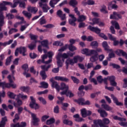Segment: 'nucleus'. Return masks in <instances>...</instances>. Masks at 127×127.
Returning a JSON list of instances; mask_svg holds the SVG:
<instances>
[{"label": "nucleus", "instance_id": "1", "mask_svg": "<svg viewBox=\"0 0 127 127\" xmlns=\"http://www.w3.org/2000/svg\"><path fill=\"white\" fill-rule=\"evenodd\" d=\"M74 11L76 14L78 15V18L77 19L74 14H70L69 15V17L71 18L68 19V23L71 26H75L76 25V21H78V22H82L83 21H85L86 19H87V17L84 15H80V11L78 10V7H76L74 9Z\"/></svg>", "mask_w": 127, "mask_h": 127}, {"label": "nucleus", "instance_id": "2", "mask_svg": "<svg viewBox=\"0 0 127 127\" xmlns=\"http://www.w3.org/2000/svg\"><path fill=\"white\" fill-rule=\"evenodd\" d=\"M102 52V49L98 48L96 50H94L93 51H91L90 52V54H89V56H91L90 58V61L92 63H95L96 61H98V56H99V53H101Z\"/></svg>", "mask_w": 127, "mask_h": 127}, {"label": "nucleus", "instance_id": "3", "mask_svg": "<svg viewBox=\"0 0 127 127\" xmlns=\"http://www.w3.org/2000/svg\"><path fill=\"white\" fill-rule=\"evenodd\" d=\"M87 29H89L92 32H95V33H96V34H98L99 36L101 37V38H103L104 40H108V37H107L105 34L101 33V29H100L97 27H93L91 25H89L88 26Z\"/></svg>", "mask_w": 127, "mask_h": 127}, {"label": "nucleus", "instance_id": "4", "mask_svg": "<svg viewBox=\"0 0 127 127\" xmlns=\"http://www.w3.org/2000/svg\"><path fill=\"white\" fill-rule=\"evenodd\" d=\"M101 122L102 124L103 125H108L110 123V119L108 118H103L102 120L98 119V120H93V125H91V127H99V126L100 125V124L99 122Z\"/></svg>", "mask_w": 127, "mask_h": 127}, {"label": "nucleus", "instance_id": "5", "mask_svg": "<svg viewBox=\"0 0 127 127\" xmlns=\"http://www.w3.org/2000/svg\"><path fill=\"white\" fill-rule=\"evenodd\" d=\"M61 90V91H63L61 92V95L63 96V95H65V94L68 92L69 90V86L66 85V83L62 82L61 83V86L60 85L59 86V92Z\"/></svg>", "mask_w": 127, "mask_h": 127}, {"label": "nucleus", "instance_id": "6", "mask_svg": "<svg viewBox=\"0 0 127 127\" xmlns=\"http://www.w3.org/2000/svg\"><path fill=\"white\" fill-rule=\"evenodd\" d=\"M30 99L31 102L29 104V107L31 109H35V110H38L39 109V105L38 104L36 103V100L33 96H30Z\"/></svg>", "mask_w": 127, "mask_h": 127}, {"label": "nucleus", "instance_id": "7", "mask_svg": "<svg viewBox=\"0 0 127 127\" xmlns=\"http://www.w3.org/2000/svg\"><path fill=\"white\" fill-rule=\"evenodd\" d=\"M108 36L111 41H113V45L114 46H118L120 44V41L119 40H117V38L113 36V35L109 33L108 34Z\"/></svg>", "mask_w": 127, "mask_h": 127}, {"label": "nucleus", "instance_id": "8", "mask_svg": "<svg viewBox=\"0 0 127 127\" xmlns=\"http://www.w3.org/2000/svg\"><path fill=\"white\" fill-rule=\"evenodd\" d=\"M31 117L32 118V124L34 126H38L39 124V122H40V120L39 118L36 117V115L33 113L31 114Z\"/></svg>", "mask_w": 127, "mask_h": 127}, {"label": "nucleus", "instance_id": "9", "mask_svg": "<svg viewBox=\"0 0 127 127\" xmlns=\"http://www.w3.org/2000/svg\"><path fill=\"white\" fill-rule=\"evenodd\" d=\"M39 5L40 7L42 8L43 12H48V10L50 9V7L47 5L46 3L39 2Z\"/></svg>", "mask_w": 127, "mask_h": 127}, {"label": "nucleus", "instance_id": "10", "mask_svg": "<svg viewBox=\"0 0 127 127\" xmlns=\"http://www.w3.org/2000/svg\"><path fill=\"white\" fill-rule=\"evenodd\" d=\"M115 53L118 56H123V57H125L126 59L127 60V53L124 51L123 50L118 49L115 51Z\"/></svg>", "mask_w": 127, "mask_h": 127}, {"label": "nucleus", "instance_id": "11", "mask_svg": "<svg viewBox=\"0 0 127 127\" xmlns=\"http://www.w3.org/2000/svg\"><path fill=\"white\" fill-rule=\"evenodd\" d=\"M50 82L52 83V87L53 88H55L57 91H58V92H59L60 85L58 84V82H57V81H55L53 78H51L50 79Z\"/></svg>", "mask_w": 127, "mask_h": 127}, {"label": "nucleus", "instance_id": "12", "mask_svg": "<svg viewBox=\"0 0 127 127\" xmlns=\"http://www.w3.org/2000/svg\"><path fill=\"white\" fill-rule=\"evenodd\" d=\"M15 100L16 102H14L13 103V105L14 107H15V108H18L20 107V106H22V100H20L19 97H18V96H17V97L15 99Z\"/></svg>", "mask_w": 127, "mask_h": 127}, {"label": "nucleus", "instance_id": "13", "mask_svg": "<svg viewBox=\"0 0 127 127\" xmlns=\"http://www.w3.org/2000/svg\"><path fill=\"white\" fill-rule=\"evenodd\" d=\"M102 46L104 48L105 51H107L108 52H112L113 49H110V46L108 45V42L107 41H104L102 43Z\"/></svg>", "mask_w": 127, "mask_h": 127}, {"label": "nucleus", "instance_id": "14", "mask_svg": "<svg viewBox=\"0 0 127 127\" xmlns=\"http://www.w3.org/2000/svg\"><path fill=\"white\" fill-rule=\"evenodd\" d=\"M14 3L12 4V3L10 2H4L5 4H8V5H10L11 7L12 8H14L17 6V4H18V3L19 2V0H14Z\"/></svg>", "mask_w": 127, "mask_h": 127}, {"label": "nucleus", "instance_id": "15", "mask_svg": "<svg viewBox=\"0 0 127 127\" xmlns=\"http://www.w3.org/2000/svg\"><path fill=\"white\" fill-rule=\"evenodd\" d=\"M111 97L113 99L114 104H116V106H124V103L119 102V100L117 97L114 96L113 94H111Z\"/></svg>", "mask_w": 127, "mask_h": 127}, {"label": "nucleus", "instance_id": "16", "mask_svg": "<svg viewBox=\"0 0 127 127\" xmlns=\"http://www.w3.org/2000/svg\"><path fill=\"white\" fill-rule=\"evenodd\" d=\"M55 79L57 81H61L62 82H69V78H67V77L64 76H56L55 77Z\"/></svg>", "mask_w": 127, "mask_h": 127}, {"label": "nucleus", "instance_id": "17", "mask_svg": "<svg viewBox=\"0 0 127 127\" xmlns=\"http://www.w3.org/2000/svg\"><path fill=\"white\" fill-rule=\"evenodd\" d=\"M4 2H7V1H3L2 3H0V13L1 11L7 10V8L5 5H8V4H5Z\"/></svg>", "mask_w": 127, "mask_h": 127}, {"label": "nucleus", "instance_id": "18", "mask_svg": "<svg viewBox=\"0 0 127 127\" xmlns=\"http://www.w3.org/2000/svg\"><path fill=\"white\" fill-rule=\"evenodd\" d=\"M97 112L99 113V114H100V117H101V118H105L108 117V113H107V112L104 110L98 109Z\"/></svg>", "mask_w": 127, "mask_h": 127}, {"label": "nucleus", "instance_id": "19", "mask_svg": "<svg viewBox=\"0 0 127 127\" xmlns=\"http://www.w3.org/2000/svg\"><path fill=\"white\" fill-rule=\"evenodd\" d=\"M73 118L75 119V121L77 123H82V122H84L85 121V119H83V118L80 117V115L78 114L73 115Z\"/></svg>", "mask_w": 127, "mask_h": 127}, {"label": "nucleus", "instance_id": "20", "mask_svg": "<svg viewBox=\"0 0 127 127\" xmlns=\"http://www.w3.org/2000/svg\"><path fill=\"white\" fill-rule=\"evenodd\" d=\"M74 64H76V63H75V61L74 60V58H73V59L70 58L66 59L65 61V65L67 66H69V65L73 66Z\"/></svg>", "mask_w": 127, "mask_h": 127}, {"label": "nucleus", "instance_id": "21", "mask_svg": "<svg viewBox=\"0 0 127 127\" xmlns=\"http://www.w3.org/2000/svg\"><path fill=\"white\" fill-rule=\"evenodd\" d=\"M73 60L74 61V63L76 64L78 63V61H79V62H82L84 60V58L80 56H75L73 57Z\"/></svg>", "mask_w": 127, "mask_h": 127}, {"label": "nucleus", "instance_id": "22", "mask_svg": "<svg viewBox=\"0 0 127 127\" xmlns=\"http://www.w3.org/2000/svg\"><path fill=\"white\" fill-rule=\"evenodd\" d=\"M19 49V52L20 54H22L23 56H26L25 53L26 52V48L25 47H20L18 48Z\"/></svg>", "mask_w": 127, "mask_h": 127}, {"label": "nucleus", "instance_id": "23", "mask_svg": "<svg viewBox=\"0 0 127 127\" xmlns=\"http://www.w3.org/2000/svg\"><path fill=\"white\" fill-rule=\"evenodd\" d=\"M94 50H89V49H83L81 50V53L82 54H85L86 56H90V54L91 53V51H93Z\"/></svg>", "mask_w": 127, "mask_h": 127}, {"label": "nucleus", "instance_id": "24", "mask_svg": "<svg viewBox=\"0 0 127 127\" xmlns=\"http://www.w3.org/2000/svg\"><path fill=\"white\" fill-rule=\"evenodd\" d=\"M56 59H57V64L58 65V67L59 68H62V67H63V62L61 60V58H60L59 57H58L57 56Z\"/></svg>", "mask_w": 127, "mask_h": 127}, {"label": "nucleus", "instance_id": "25", "mask_svg": "<svg viewBox=\"0 0 127 127\" xmlns=\"http://www.w3.org/2000/svg\"><path fill=\"white\" fill-rule=\"evenodd\" d=\"M111 117H112V118H113V119L115 121H119V122H126L127 121V119L126 118L120 117L118 116L112 115Z\"/></svg>", "mask_w": 127, "mask_h": 127}, {"label": "nucleus", "instance_id": "26", "mask_svg": "<svg viewBox=\"0 0 127 127\" xmlns=\"http://www.w3.org/2000/svg\"><path fill=\"white\" fill-rule=\"evenodd\" d=\"M13 40H10L8 42H5L4 43L0 42V49L1 46H3V47H5L7 45H10L12 43Z\"/></svg>", "mask_w": 127, "mask_h": 127}, {"label": "nucleus", "instance_id": "27", "mask_svg": "<svg viewBox=\"0 0 127 127\" xmlns=\"http://www.w3.org/2000/svg\"><path fill=\"white\" fill-rule=\"evenodd\" d=\"M12 88V89H16V84H13L12 83H6L5 82V85L4 86V89L5 88H7V89H9L10 88Z\"/></svg>", "mask_w": 127, "mask_h": 127}, {"label": "nucleus", "instance_id": "28", "mask_svg": "<svg viewBox=\"0 0 127 127\" xmlns=\"http://www.w3.org/2000/svg\"><path fill=\"white\" fill-rule=\"evenodd\" d=\"M101 107L105 110V111H113V108L112 107L109 106V105L107 104H103L101 105Z\"/></svg>", "mask_w": 127, "mask_h": 127}, {"label": "nucleus", "instance_id": "29", "mask_svg": "<svg viewBox=\"0 0 127 127\" xmlns=\"http://www.w3.org/2000/svg\"><path fill=\"white\" fill-rule=\"evenodd\" d=\"M20 90L25 93H29V91H30V87L29 86H21L20 87Z\"/></svg>", "mask_w": 127, "mask_h": 127}, {"label": "nucleus", "instance_id": "30", "mask_svg": "<svg viewBox=\"0 0 127 127\" xmlns=\"http://www.w3.org/2000/svg\"><path fill=\"white\" fill-rule=\"evenodd\" d=\"M73 102L77 103L78 105H81V106H83V102H85V99L83 98H80L78 99L73 100Z\"/></svg>", "mask_w": 127, "mask_h": 127}, {"label": "nucleus", "instance_id": "31", "mask_svg": "<svg viewBox=\"0 0 127 127\" xmlns=\"http://www.w3.org/2000/svg\"><path fill=\"white\" fill-rule=\"evenodd\" d=\"M27 10L30 12H34V13H36L38 10V9L35 7L30 6L27 8Z\"/></svg>", "mask_w": 127, "mask_h": 127}, {"label": "nucleus", "instance_id": "32", "mask_svg": "<svg viewBox=\"0 0 127 127\" xmlns=\"http://www.w3.org/2000/svg\"><path fill=\"white\" fill-rule=\"evenodd\" d=\"M69 4L70 5V6H72V7H76V5L78 4V1H77V0H70L69 2Z\"/></svg>", "mask_w": 127, "mask_h": 127}, {"label": "nucleus", "instance_id": "33", "mask_svg": "<svg viewBox=\"0 0 127 127\" xmlns=\"http://www.w3.org/2000/svg\"><path fill=\"white\" fill-rule=\"evenodd\" d=\"M22 68H23L24 70L23 74L24 75H26V73H28V64H23V65H22Z\"/></svg>", "mask_w": 127, "mask_h": 127}, {"label": "nucleus", "instance_id": "34", "mask_svg": "<svg viewBox=\"0 0 127 127\" xmlns=\"http://www.w3.org/2000/svg\"><path fill=\"white\" fill-rule=\"evenodd\" d=\"M111 24L113 26H115V29H117L119 30V29H121V28L120 27V24H119V23L116 21H112Z\"/></svg>", "mask_w": 127, "mask_h": 127}, {"label": "nucleus", "instance_id": "35", "mask_svg": "<svg viewBox=\"0 0 127 127\" xmlns=\"http://www.w3.org/2000/svg\"><path fill=\"white\" fill-rule=\"evenodd\" d=\"M57 56L60 58H64V59H67V58H68V53L66 54L64 53L62 54L61 53H59Z\"/></svg>", "mask_w": 127, "mask_h": 127}, {"label": "nucleus", "instance_id": "36", "mask_svg": "<svg viewBox=\"0 0 127 127\" xmlns=\"http://www.w3.org/2000/svg\"><path fill=\"white\" fill-rule=\"evenodd\" d=\"M41 86H39V88H43V89H47L49 86L48 83L45 81H42L40 83Z\"/></svg>", "mask_w": 127, "mask_h": 127}, {"label": "nucleus", "instance_id": "37", "mask_svg": "<svg viewBox=\"0 0 127 127\" xmlns=\"http://www.w3.org/2000/svg\"><path fill=\"white\" fill-rule=\"evenodd\" d=\"M70 78L74 84H76L77 85H78V84L80 83V80L77 77L74 76H71Z\"/></svg>", "mask_w": 127, "mask_h": 127}, {"label": "nucleus", "instance_id": "38", "mask_svg": "<svg viewBox=\"0 0 127 127\" xmlns=\"http://www.w3.org/2000/svg\"><path fill=\"white\" fill-rule=\"evenodd\" d=\"M42 46L43 47H46V48H49L48 46V40H44L41 42Z\"/></svg>", "mask_w": 127, "mask_h": 127}, {"label": "nucleus", "instance_id": "39", "mask_svg": "<svg viewBox=\"0 0 127 127\" xmlns=\"http://www.w3.org/2000/svg\"><path fill=\"white\" fill-rule=\"evenodd\" d=\"M22 13L26 17H27L28 19H30V18H31V16H32V14H31V13H28V12H27L25 10H23L22 11Z\"/></svg>", "mask_w": 127, "mask_h": 127}, {"label": "nucleus", "instance_id": "40", "mask_svg": "<svg viewBox=\"0 0 127 127\" xmlns=\"http://www.w3.org/2000/svg\"><path fill=\"white\" fill-rule=\"evenodd\" d=\"M4 24V17L2 13L0 14V26H3Z\"/></svg>", "mask_w": 127, "mask_h": 127}, {"label": "nucleus", "instance_id": "41", "mask_svg": "<svg viewBox=\"0 0 127 127\" xmlns=\"http://www.w3.org/2000/svg\"><path fill=\"white\" fill-rule=\"evenodd\" d=\"M30 38L31 39V40H34L35 43H37V38H38V36L32 34H30Z\"/></svg>", "mask_w": 127, "mask_h": 127}, {"label": "nucleus", "instance_id": "42", "mask_svg": "<svg viewBox=\"0 0 127 127\" xmlns=\"http://www.w3.org/2000/svg\"><path fill=\"white\" fill-rule=\"evenodd\" d=\"M51 67V65L49 64L48 66H46V65H43L41 66V69L43 70L42 71H45V72H47L48 71L49 68Z\"/></svg>", "mask_w": 127, "mask_h": 127}, {"label": "nucleus", "instance_id": "43", "mask_svg": "<svg viewBox=\"0 0 127 127\" xmlns=\"http://www.w3.org/2000/svg\"><path fill=\"white\" fill-rule=\"evenodd\" d=\"M53 45L54 46H63V45H64V44L62 42H61V41H55L53 44Z\"/></svg>", "mask_w": 127, "mask_h": 127}, {"label": "nucleus", "instance_id": "44", "mask_svg": "<svg viewBox=\"0 0 127 127\" xmlns=\"http://www.w3.org/2000/svg\"><path fill=\"white\" fill-rule=\"evenodd\" d=\"M12 59V56H10L6 59V62L5 63V65L6 66H8L9 64H10V62H11V60Z\"/></svg>", "mask_w": 127, "mask_h": 127}, {"label": "nucleus", "instance_id": "45", "mask_svg": "<svg viewBox=\"0 0 127 127\" xmlns=\"http://www.w3.org/2000/svg\"><path fill=\"white\" fill-rule=\"evenodd\" d=\"M7 94V96H9L10 99H15V97H17V95H16V94H15L14 93L10 91L8 92Z\"/></svg>", "mask_w": 127, "mask_h": 127}, {"label": "nucleus", "instance_id": "46", "mask_svg": "<svg viewBox=\"0 0 127 127\" xmlns=\"http://www.w3.org/2000/svg\"><path fill=\"white\" fill-rule=\"evenodd\" d=\"M54 123H55V119L51 118L47 120L46 125H47V126H50V125H52V124H54Z\"/></svg>", "mask_w": 127, "mask_h": 127}, {"label": "nucleus", "instance_id": "47", "mask_svg": "<svg viewBox=\"0 0 127 127\" xmlns=\"http://www.w3.org/2000/svg\"><path fill=\"white\" fill-rule=\"evenodd\" d=\"M116 3H117V0H114L111 2V8L112 9H117L118 8V5Z\"/></svg>", "mask_w": 127, "mask_h": 127}, {"label": "nucleus", "instance_id": "48", "mask_svg": "<svg viewBox=\"0 0 127 127\" xmlns=\"http://www.w3.org/2000/svg\"><path fill=\"white\" fill-rule=\"evenodd\" d=\"M40 74V76L42 78V80H46V78H47V75L46 74V72L45 71H41Z\"/></svg>", "mask_w": 127, "mask_h": 127}, {"label": "nucleus", "instance_id": "49", "mask_svg": "<svg viewBox=\"0 0 127 127\" xmlns=\"http://www.w3.org/2000/svg\"><path fill=\"white\" fill-rule=\"evenodd\" d=\"M63 123L64 125H66V126H72L73 125V122H72V121L67 119L64 120Z\"/></svg>", "mask_w": 127, "mask_h": 127}, {"label": "nucleus", "instance_id": "50", "mask_svg": "<svg viewBox=\"0 0 127 127\" xmlns=\"http://www.w3.org/2000/svg\"><path fill=\"white\" fill-rule=\"evenodd\" d=\"M90 46L92 47V48H98L99 44L98 43V42L94 41L90 43Z\"/></svg>", "mask_w": 127, "mask_h": 127}, {"label": "nucleus", "instance_id": "51", "mask_svg": "<svg viewBox=\"0 0 127 127\" xmlns=\"http://www.w3.org/2000/svg\"><path fill=\"white\" fill-rule=\"evenodd\" d=\"M81 114L82 118L87 117V110L85 108L81 110Z\"/></svg>", "mask_w": 127, "mask_h": 127}, {"label": "nucleus", "instance_id": "52", "mask_svg": "<svg viewBox=\"0 0 127 127\" xmlns=\"http://www.w3.org/2000/svg\"><path fill=\"white\" fill-rule=\"evenodd\" d=\"M68 48L71 52H73L74 51H75V50H77V48L75 47V46H73V45H69Z\"/></svg>", "mask_w": 127, "mask_h": 127}, {"label": "nucleus", "instance_id": "53", "mask_svg": "<svg viewBox=\"0 0 127 127\" xmlns=\"http://www.w3.org/2000/svg\"><path fill=\"white\" fill-rule=\"evenodd\" d=\"M66 97H69V98H73L74 96V94L72 93V91L70 90H68L67 92H66L65 94H64Z\"/></svg>", "mask_w": 127, "mask_h": 127}, {"label": "nucleus", "instance_id": "54", "mask_svg": "<svg viewBox=\"0 0 127 127\" xmlns=\"http://www.w3.org/2000/svg\"><path fill=\"white\" fill-rule=\"evenodd\" d=\"M101 12H103V13L106 14L108 13V11H107V6L105 5H103L102 8L100 9Z\"/></svg>", "mask_w": 127, "mask_h": 127}, {"label": "nucleus", "instance_id": "55", "mask_svg": "<svg viewBox=\"0 0 127 127\" xmlns=\"http://www.w3.org/2000/svg\"><path fill=\"white\" fill-rule=\"evenodd\" d=\"M62 106V110H63L64 111H67V108H68V107H69V104H68L67 103H63Z\"/></svg>", "mask_w": 127, "mask_h": 127}, {"label": "nucleus", "instance_id": "56", "mask_svg": "<svg viewBox=\"0 0 127 127\" xmlns=\"http://www.w3.org/2000/svg\"><path fill=\"white\" fill-rule=\"evenodd\" d=\"M84 89H85V86L83 85L80 86L78 88V91L81 92V95H83V96L85 95V92L82 90H84Z\"/></svg>", "mask_w": 127, "mask_h": 127}, {"label": "nucleus", "instance_id": "57", "mask_svg": "<svg viewBox=\"0 0 127 127\" xmlns=\"http://www.w3.org/2000/svg\"><path fill=\"white\" fill-rule=\"evenodd\" d=\"M110 66H112L114 69H120V68H121V66H120V65L116 64H113L112 63L110 64Z\"/></svg>", "mask_w": 127, "mask_h": 127}, {"label": "nucleus", "instance_id": "58", "mask_svg": "<svg viewBox=\"0 0 127 127\" xmlns=\"http://www.w3.org/2000/svg\"><path fill=\"white\" fill-rule=\"evenodd\" d=\"M17 97H18L19 99L21 98L22 100H26V99H27V95H24L23 94H21L20 93L17 95Z\"/></svg>", "mask_w": 127, "mask_h": 127}, {"label": "nucleus", "instance_id": "59", "mask_svg": "<svg viewBox=\"0 0 127 127\" xmlns=\"http://www.w3.org/2000/svg\"><path fill=\"white\" fill-rule=\"evenodd\" d=\"M58 2L57 0H53L50 1V5L51 7H55V4H57Z\"/></svg>", "mask_w": 127, "mask_h": 127}, {"label": "nucleus", "instance_id": "60", "mask_svg": "<svg viewBox=\"0 0 127 127\" xmlns=\"http://www.w3.org/2000/svg\"><path fill=\"white\" fill-rule=\"evenodd\" d=\"M48 57L49 58V60H51V62H52V57H53V52H48L47 53Z\"/></svg>", "mask_w": 127, "mask_h": 127}, {"label": "nucleus", "instance_id": "61", "mask_svg": "<svg viewBox=\"0 0 127 127\" xmlns=\"http://www.w3.org/2000/svg\"><path fill=\"white\" fill-rule=\"evenodd\" d=\"M60 109L58 105L56 106L54 108V113L55 114H59Z\"/></svg>", "mask_w": 127, "mask_h": 127}, {"label": "nucleus", "instance_id": "62", "mask_svg": "<svg viewBox=\"0 0 127 127\" xmlns=\"http://www.w3.org/2000/svg\"><path fill=\"white\" fill-rule=\"evenodd\" d=\"M35 47H36V44L35 43L34 44H31L28 45V48L30 49V50H33Z\"/></svg>", "mask_w": 127, "mask_h": 127}, {"label": "nucleus", "instance_id": "63", "mask_svg": "<svg viewBox=\"0 0 127 127\" xmlns=\"http://www.w3.org/2000/svg\"><path fill=\"white\" fill-rule=\"evenodd\" d=\"M6 17H7L8 19H13L14 16L11 13H8L6 14Z\"/></svg>", "mask_w": 127, "mask_h": 127}, {"label": "nucleus", "instance_id": "64", "mask_svg": "<svg viewBox=\"0 0 127 127\" xmlns=\"http://www.w3.org/2000/svg\"><path fill=\"white\" fill-rule=\"evenodd\" d=\"M121 122L119 123V125L121 127H127V122L126 121H121Z\"/></svg>", "mask_w": 127, "mask_h": 127}]
</instances>
